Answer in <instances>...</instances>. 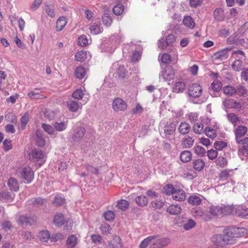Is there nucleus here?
I'll return each instance as SVG.
<instances>
[{"instance_id":"1","label":"nucleus","mask_w":248,"mask_h":248,"mask_svg":"<svg viewBox=\"0 0 248 248\" xmlns=\"http://www.w3.org/2000/svg\"><path fill=\"white\" fill-rule=\"evenodd\" d=\"M152 248H162L167 246L170 243V240L168 238L161 237L158 235L151 236Z\"/></svg>"},{"instance_id":"2","label":"nucleus","mask_w":248,"mask_h":248,"mask_svg":"<svg viewBox=\"0 0 248 248\" xmlns=\"http://www.w3.org/2000/svg\"><path fill=\"white\" fill-rule=\"evenodd\" d=\"M209 213L214 216L226 215L230 213L226 207L215 205H212L209 207Z\"/></svg>"},{"instance_id":"3","label":"nucleus","mask_w":248,"mask_h":248,"mask_svg":"<svg viewBox=\"0 0 248 248\" xmlns=\"http://www.w3.org/2000/svg\"><path fill=\"white\" fill-rule=\"evenodd\" d=\"M85 129L83 127H77L73 130L71 137V142L75 143L80 141L85 135Z\"/></svg>"},{"instance_id":"4","label":"nucleus","mask_w":248,"mask_h":248,"mask_svg":"<svg viewBox=\"0 0 248 248\" xmlns=\"http://www.w3.org/2000/svg\"><path fill=\"white\" fill-rule=\"evenodd\" d=\"M112 106L113 110L115 112L124 111L126 109L127 104L124 100L117 97L113 101Z\"/></svg>"},{"instance_id":"5","label":"nucleus","mask_w":248,"mask_h":248,"mask_svg":"<svg viewBox=\"0 0 248 248\" xmlns=\"http://www.w3.org/2000/svg\"><path fill=\"white\" fill-rule=\"evenodd\" d=\"M202 87L197 83L193 84L190 85L188 89V94L194 98L200 96L202 93Z\"/></svg>"},{"instance_id":"6","label":"nucleus","mask_w":248,"mask_h":248,"mask_svg":"<svg viewBox=\"0 0 248 248\" xmlns=\"http://www.w3.org/2000/svg\"><path fill=\"white\" fill-rule=\"evenodd\" d=\"M112 69L114 72V75L115 78L122 79L125 76V69L123 65L118 63H114L112 65Z\"/></svg>"},{"instance_id":"7","label":"nucleus","mask_w":248,"mask_h":248,"mask_svg":"<svg viewBox=\"0 0 248 248\" xmlns=\"http://www.w3.org/2000/svg\"><path fill=\"white\" fill-rule=\"evenodd\" d=\"M248 130L247 127L244 125H239L233 130L235 140L237 144L241 143V138L246 134Z\"/></svg>"},{"instance_id":"8","label":"nucleus","mask_w":248,"mask_h":248,"mask_svg":"<svg viewBox=\"0 0 248 248\" xmlns=\"http://www.w3.org/2000/svg\"><path fill=\"white\" fill-rule=\"evenodd\" d=\"M23 178L26 181L25 182L29 184L31 182L34 178V173L30 167L24 168L21 173Z\"/></svg>"},{"instance_id":"9","label":"nucleus","mask_w":248,"mask_h":248,"mask_svg":"<svg viewBox=\"0 0 248 248\" xmlns=\"http://www.w3.org/2000/svg\"><path fill=\"white\" fill-rule=\"evenodd\" d=\"M174 70L171 66H167L162 71L161 76L165 81H170L174 78Z\"/></svg>"},{"instance_id":"10","label":"nucleus","mask_w":248,"mask_h":248,"mask_svg":"<svg viewBox=\"0 0 248 248\" xmlns=\"http://www.w3.org/2000/svg\"><path fill=\"white\" fill-rule=\"evenodd\" d=\"M17 222L19 225H21L22 227L31 226L34 221L32 218L28 217L26 216L21 215L17 219Z\"/></svg>"},{"instance_id":"11","label":"nucleus","mask_w":248,"mask_h":248,"mask_svg":"<svg viewBox=\"0 0 248 248\" xmlns=\"http://www.w3.org/2000/svg\"><path fill=\"white\" fill-rule=\"evenodd\" d=\"M202 196L200 195L192 194L187 199V202L193 206H198L202 204Z\"/></svg>"},{"instance_id":"12","label":"nucleus","mask_w":248,"mask_h":248,"mask_svg":"<svg viewBox=\"0 0 248 248\" xmlns=\"http://www.w3.org/2000/svg\"><path fill=\"white\" fill-rule=\"evenodd\" d=\"M44 156L45 155L42 150L36 149L32 150L29 154L30 159L33 161L42 159Z\"/></svg>"},{"instance_id":"13","label":"nucleus","mask_w":248,"mask_h":248,"mask_svg":"<svg viewBox=\"0 0 248 248\" xmlns=\"http://www.w3.org/2000/svg\"><path fill=\"white\" fill-rule=\"evenodd\" d=\"M231 232H232V229H224L223 230V234H222V235L224 238V241L226 244L233 243L234 241V238H236L234 234H230Z\"/></svg>"},{"instance_id":"14","label":"nucleus","mask_w":248,"mask_h":248,"mask_svg":"<svg viewBox=\"0 0 248 248\" xmlns=\"http://www.w3.org/2000/svg\"><path fill=\"white\" fill-rule=\"evenodd\" d=\"M243 58L236 59L232 64V69L236 72H239L244 69V62Z\"/></svg>"},{"instance_id":"15","label":"nucleus","mask_w":248,"mask_h":248,"mask_svg":"<svg viewBox=\"0 0 248 248\" xmlns=\"http://www.w3.org/2000/svg\"><path fill=\"white\" fill-rule=\"evenodd\" d=\"M231 48H226L216 52L214 54V57L216 60L223 61L228 58V52L231 50Z\"/></svg>"},{"instance_id":"16","label":"nucleus","mask_w":248,"mask_h":248,"mask_svg":"<svg viewBox=\"0 0 248 248\" xmlns=\"http://www.w3.org/2000/svg\"><path fill=\"white\" fill-rule=\"evenodd\" d=\"M240 143L243 145V146L238 149L239 155H242L246 154L247 155L248 154V137L241 140Z\"/></svg>"},{"instance_id":"17","label":"nucleus","mask_w":248,"mask_h":248,"mask_svg":"<svg viewBox=\"0 0 248 248\" xmlns=\"http://www.w3.org/2000/svg\"><path fill=\"white\" fill-rule=\"evenodd\" d=\"M172 197L176 201H183L186 199V193L182 189H176L172 193Z\"/></svg>"},{"instance_id":"18","label":"nucleus","mask_w":248,"mask_h":248,"mask_svg":"<svg viewBox=\"0 0 248 248\" xmlns=\"http://www.w3.org/2000/svg\"><path fill=\"white\" fill-rule=\"evenodd\" d=\"M65 220L62 214L55 215L53 218V223L56 227H61L65 224Z\"/></svg>"},{"instance_id":"19","label":"nucleus","mask_w":248,"mask_h":248,"mask_svg":"<svg viewBox=\"0 0 248 248\" xmlns=\"http://www.w3.org/2000/svg\"><path fill=\"white\" fill-rule=\"evenodd\" d=\"M234 234L236 238L242 236L248 233V230L245 228H232L230 234Z\"/></svg>"},{"instance_id":"20","label":"nucleus","mask_w":248,"mask_h":248,"mask_svg":"<svg viewBox=\"0 0 248 248\" xmlns=\"http://www.w3.org/2000/svg\"><path fill=\"white\" fill-rule=\"evenodd\" d=\"M66 103L68 109L72 112H77L80 107V104L75 100H70Z\"/></svg>"},{"instance_id":"21","label":"nucleus","mask_w":248,"mask_h":248,"mask_svg":"<svg viewBox=\"0 0 248 248\" xmlns=\"http://www.w3.org/2000/svg\"><path fill=\"white\" fill-rule=\"evenodd\" d=\"M182 211V208L179 204H172L169 206L167 209V212L173 215H178Z\"/></svg>"},{"instance_id":"22","label":"nucleus","mask_w":248,"mask_h":248,"mask_svg":"<svg viewBox=\"0 0 248 248\" xmlns=\"http://www.w3.org/2000/svg\"><path fill=\"white\" fill-rule=\"evenodd\" d=\"M193 169L198 171H201L205 166L204 161L201 158L194 160L192 162Z\"/></svg>"},{"instance_id":"23","label":"nucleus","mask_w":248,"mask_h":248,"mask_svg":"<svg viewBox=\"0 0 248 248\" xmlns=\"http://www.w3.org/2000/svg\"><path fill=\"white\" fill-rule=\"evenodd\" d=\"M195 140L192 137L187 136L182 140V145L185 148H190L193 145Z\"/></svg>"},{"instance_id":"24","label":"nucleus","mask_w":248,"mask_h":248,"mask_svg":"<svg viewBox=\"0 0 248 248\" xmlns=\"http://www.w3.org/2000/svg\"><path fill=\"white\" fill-rule=\"evenodd\" d=\"M7 185L10 189L12 191H17L19 189V184L16 178H10L8 180Z\"/></svg>"},{"instance_id":"25","label":"nucleus","mask_w":248,"mask_h":248,"mask_svg":"<svg viewBox=\"0 0 248 248\" xmlns=\"http://www.w3.org/2000/svg\"><path fill=\"white\" fill-rule=\"evenodd\" d=\"M190 125L186 122H182L178 127L179 132L182 135H186L188 134L190 130Z\"/></svg>"},{"instance_id":"26","label":"nucleus","mask_w":248,"mask_h":248,"mask_svg":"<svg viewBox=\"0 0 248 248\" xmlns=\"http://www.w3.org/2000/svg\"><path fill=\"white\" fill-rule=\"evenodd\" d=\"M212 241L217 246L222 247L226 244L222 234H217L213 236L212 238Z\"/></svg>"},{"instance_id":"27","label":"nucleus","mask_w":248,"mask_h":248,"mask_svg":"<svg viewBox=\"0 0 248 248\" xmlns=\"http://www.w3.org/2000/svg\"><path fill=\"white\" fill-rule=\"evenodd\" d=\"M35 141L36 145L38 146L43 147L45 145L46 141L43 138L42 132L41 130L36 131Z\"/></svg>"},{"instance_id":"28","label":"nucleus","mask_w":248,"mask_h":248,"mask_svg":"<svg viewBox=\"0 0 248 248\" xmlns=\"http://www.w3.org/2000/svg\"><path fill=\"white\" fill-rule=\"evenodd\" d=\"M234 212L239 217H244L248 216V208L245 206H239L235 208Z\"/></svg>"},{"instance_id":"29","label":"nucleus","mask_w":248,"mask_h":248,"mask_svg":"<svg viewBox=\"0 0 248 248\" xmlns=\"http://www.w3.org/2000/svg\"><path fill=\"white\" fill-rule=\"evenodd\" d=\"M176 127V124L175 123H167L164 128L165 133L169 135L173 134L175 131Z\"/></svg>"},{"instance_id":"30","label":"nucleus","mask_w":248,"mask_h":248,"mask_svg":"<svg viewBox=\"0 0 248 248\" xmlns=\"http://www.w3.org/2000/svg\"><path fill=\"white\" fill-rule=\"evenodd\" d=\"M184 25L190 29H193L195 26V23L193 19L189 16H185L183 19Z\"/></svg>"},{"instance_id":"31","label":"nucleus","mask_w":248,"mask_h":248,"mask_svg":"<svg viewBox=\"0 0 248 248\" xmlns=\"http://www.w3.org/2000/svg\"><path fill=\"white\" fill-rule=\"evenodd\" d=\"M192 154L189 151H184L180 155V159L184 163H186L191 160Z\"/></svg>"},{"instance_id":"32","label":"nucleus","mask_w":248,"mask_h":248,"mask_svg":"<svg viewBox=\"0 0 248 248\" xmlns=\"http://www.w3.org/2000/svg\"><path fill=\"white\" fill-rule=\"evenodd\" d=\"M78 243V238L75 235H69L66 240V244L68 248H74Z\"/></svg>"},{"instance_id":"33","label":"nucleus","mask_w":248,"mask_h":248,"mask_svg":"<svg viewBox=\"0 0 248 248\" xmlns=\"http://www.w3.org/2000/svg\"><path fill=\"white\" fill-rule=\"evenodd\" d=\"M67 23L66 19L64 16H61L57 20L56 29L58 31H61Z\"/></svg>"},{"instance_id":"34","label":"nucleus","mask_w":248,"mask_h":248,"mask_svg":"<svg viewBox=\"0 0 248 248\" xmlns=\"http://www.w3.org/2000/svg\"><path fill=\"white\" fill-rule=\"evenodd\" d=\"M137 204L140 206H144L148 203V198L144 195H140L135 199Z\"/></svg>"},{"instance_id":"35","label":"nucleus","mask_w":248,"mask_h":248,"mask_svg":"<svg viewBox=\"0 0 248 248\" xmlns=\"http://www.w3.org/2000/svg\"><path fill=\"white\" fill-rule=\"evenodd\" d=\"M227 118L228 121L235 126L237 123L240 121V118L234 113H228Z\"/></svg>"},{"instance_id":"36","label":"nucleus","mask_w":248,"mask_h":248,"mask_svg":"<svg viewBox=\"0 0 248 248\" xmlns=\"http://www.w3.org/2000/svg\"><path fill=\"white\" fill-rule=\"evenodd\" d=\"M224 10L222 8L216 9L214 11V18L219 21H222L224 19Z\"/></svg>"},{"instance_id":"37","label":"nucleus","mask_w":248,"mask_h":248,"mask_svg":"<svg viewBox=\"0 0 248 248\" xmlns=\"http://www.w3.org/2000/svg\"><path fill=\"white\" fill-rule=\"evenodd\" d=\"M90 32L93 35L99 34L102 31V28H100V25L94 23L89 27Z\"/></svg>"},{"instance_id":"38","label":"nucleus","mask_w":248,"mask_h":248,"mask_svg":"<svg viewBox=\"0 0 248 248\" xmlns=\"http://www.w3.org/2000/svg\"><path fill=\"white\" fill-rule=\"evenodd\" d=\"M236 93L240 96L247 97L248 96V90L243 85H238L235 88Z\"/></svg>"},{"instance_id":"39","label":"nucleus","mask_w":248,"mask_h":248,"mask_svg":"<svg viewBox=\"0 0 248 248\" xmlns=\"http://www.w3.org/2000/svg\"><path fill=\"white\" fill-rule=\"evenodd\" d=\"M186 88L185 83L183 82L179 81L176 82L173 87V92L179 93L183 92Z\"/></svg>"},{"instance_id":"40","label":"nucleus","mask_w":248,"mask_h":248,"mask_svg":"<svg viewBox=\"0 0 248 248\" xmlns=\"http://www.w3.org/2000/svg\"><path fill=\"white\" fill-rule=\"evenodd\" d=\"M223 93L227 95L232 96L236 93L235 88L232 85L225 86L223 88Z\"/></svg>"},{"instance_id":"41","label":"nucleus","mask_w":248,"mask_h":248,"mask_svg":"<svg viewBox=\"0 0 248 248\" xmlns=\"http://www.w3.org/2000/svg\"><path fill=\"white\" fill-rule=\"evenodd\" d=\"M15 195L11 193L8 191H4L2 192H0V199L6 201L11 200L14 198Z\"/></svg>"},{"instance_id":"42","label":"nucleus","mask_w":248,"mask_h":248,"mask_svg":"<svg viewBox=\"0 0 248 248\" xmlns=\"http://www.w3.org/2000/svg\"><path fill=\"white\" fill-rule=\"evenodd\" d=\"M222 87V83L218 80L216 79L212 83L210 88L214 92H218Z\"/></svg>"},{"instance_id":"43","label":"nucleus","mask_w":248,"mask_h":248,"mask_svg":"<svg viewBox=\"0 0 248 248\" xmlns=\"http://www.w3.org/2000/svg\"><path fill=\"white\" fill-rule=\"evenodd\" d=\"M68 122H63L55 123L54 125V128L58 131H62L65 130L67 127Z\"/></svg>"},{"instance_id":"44","label":"nucleus","mask_w":248,"mask_h":248,"mask_svg":"<svg viewBox=\"0 0 248 248\" xmlns=\"http://www.w3.org/2000/svg\"><path fill=\"white\" fill-rule=\"evenodd\" d=\"M204 133L207 137L212 139L215 138L217 136L216 130L209 127L205 128Z\"/></svg>"},{"instance_id":"45","label":"nucleus","mask_w":248,"mask_h":248,"mask_svg":"<svg viewBox=\"0 0 248 248\" xmlns=\"http://www.w3.org/2000/svg\"><path fill=\"white\" fill-rule=\"evenodd\" d=\"M38 237L42 242H46L50 238V234L48 231H42L39 232Z\"/></svg>"},{"instance_id":"46","label":"nucleus","mask_w":248,"mask_h":248,"mask_svg":"<svg viewBox=\"0 0 248 248\" xmlns=\"http://www.w3.org/2000/svg\"><path fill=\"white\" fill-rule=\"evenodd\" d=\"M192 216L195 217H201L204 215V211L201 207L193 208L191 210Z\"/></svg>"},{"instance_id":"47","label":"nucleus","mask_w":248,"mask_h":248,"mask_svg":"<svg viewBox=\"0 0 248 248\" xmlns=\"http://www.w3.org/2000/svg\"><path fill=\"white\" fill-rule=\"evenodd\" d=\"M102 22L104 25L106 26L107 27H109L111 25L112 22V19L111 17L108 15V14L105 13L102 16Z\"/></svg>"},{"instance_id":"48","label":"nucleus","mask_w":248,"mask_h":248,"mask_svg":"<svg viewBox=\"0 0 248 248\" xmlns=\"http://www.w3.org/2000/svg\"><path fill=\"white\" fill-rule=\"evenodd\" d=\"M65 199L64 197H62L60 195L55 196L54 200L52 202V203L56 206H60L63 204L65 202Z\"/></svg>"},{"instance_id":"49","label":"nucleus","mask_w":248,"mask_h":248,"mask_svg":"<svg viewBox=\"0 0 248 248\" xmlns=\"http://www.w3.org/2000/svg\"><path fill=\"white\" fill-rule=\"evenodd\" d=\"M31 202L34 205L41 206L46 202V201L41 198H36L32 199L31 200L28 201L29 204H31Z\"/></svg>"},{"instance_id":"50","label":"nucleus","mask_w":248,"mask_h":248,"mask_svg":"<svg viewBox=\"0 0 248 248\" xmlns=\"http://www.w3.org/2000/svg\"><path fill=\"white\" fill-rule=\"evenodd\" d=\"M86 58V52L84 51H78L75 55V60L78 62H83Z\"/></svg>"},{"instance_id":"51","label":"nucleus","mask_w":248,"mask_h":248,"mask_svg":"<svg viewBox=\"0 0 248 248\" xmlns=\"http://www.w3.org/2000/svg\"><path fill=\"white\" fill-rule=\"evenodd\" d=\"M232 171V170L226 169L222 170L219 175V178L220 180L225 181L230 176V172Z\"/></svg>"},{"instance_id":"52","label":"nucleus","mask_w":248,"mask_h":248,"mask_svg":"<svg viewBox=\"0 0 248 248\" xmlns=\"http://www.w3.org/2000/svg\"><path fill=\"white\" fill-rule=\"evenodd\" d=\"M75 74L77 78L82 79L85 76V70L83 67H78L76 68Z\"/></svg>"},{"instance_id":"53","label":"nucleus","mask_w":248,"mask_h":248,"mask_svg":"<svg viewBox=\"0 0 248 248\" xmlns=\"http://www.w3.org/2000/svg\"><path fill=\"white\" fill-rule=\"evenodd\" d=\"M228 162L225 157L223 156H219L216 160V164L219 167L224 168L227 165Z\"/></svg>"},{"instance_id":"54","label":"nucleus","mask_w":248,"mask_h":248,"mask_svg":"<svg viewBox=\"0 0 248 248\" xmlns=\"http://www.w3.org/2000/svg\"><path fill=\"white\" fill-rule=\"evenodd\" d=\"M194 133L197 134H201L204 132L203 124L202 123H197L193 127Z\"/></svg>"},{"instance_id":"55","label":"nucleus","mask_w":248,"mask_h":248,"mask_svg":"<svg viewBox=\"0 0 248 248\" xmlns=\"http://www.w3.org/2000/svg\"><path fill=\"white\" fill-rule=\"evenodd\" d=\"M152 238L150 236L144 239L140 243V248H146L148 246H149V248H152L151 240Z\"/></svg>"},{"instance_id":"56","label":"nucleus","mask_w":248,"mask_h":248,"mask_svg":"<svg viewBox=\"0 0 248 248\" xmlns=\"http://www.w3.org/2000/svg\"><path fill=\"white\" fill-rule=\"evenodd\" d=\"M129 206L128 202L125 200H121L118 202L117 206L123 211L126 210Z\"/></svg>"},{"instance_id":"57","label":"nucleus","mask_w":248,"mask_h":248,"mask_svg":"<svg viewBox=\"0 0 248 248\" xmlns=\"http://www.w3.org/2000/svg\"><path fill=\"white\" fill-rule=\"evenodd\" d=\"M124 6L120 3L116 4L113 8V12L116 15H120L124 11Z\"/></svg>"},{"instance_id":"58","label":"nucleus","mask_w":248,"mask_h":248,"mask_svg":"<svg viewBox=\"0 0 248 248\" xmlns=\"http://www.w3.org/2000/svg\"><path fill=\"white\" fill-rule=\"evenodd\" d=\"M42 127L45 131L49 135H52L54 134V129L51 125L43 123L42 125Z\"/></svg>"},{"instance_id":"59","label":"nucleus","mask_w":248,"mask_h":248,"mask_svg":"<svg viewBox=\"0 0 248 248\" xmlns=\"http://www.w3.org/2000/svg\"><path fill=\"white\" fill-rule=\"evenodd\" d=\"M227 143L223 141H216L215 142L214 146L216 150H221L227 147Z\"/></svg>"},{"instance_id":"60","label":"nucleus","mask_w":248,"mask_h":248,"mask_svg":"<svg viewBox=\"0 0 248 248\" xmlns=\"http://www.w3.org/2000/svg\"><path fill=\"white\" fill-rule=\"evenodd\" d=\"M84 96L83 91L81 89H77L72 94V97L75 99L80 100Z\"/></svg>"},{"instance_id":"61","label":"nucleus","mask_w":248,"mask_h":248,"mask_svg":"<svg viewBox=\"0 0 248 248\" xmlns=\"http://www.w3.org/2000/svg\"><path fill=\"white\" fill-rule=\"evenodd\" d=\"M29 121V114L26 112L24 114V115L21 117L20 119L21 126L22 128L25 129L26 124H28Z\"/></svg>"},{"instance_id":"62","label":"nucleus","mask_w":248,"mask_h":248,"mask_svg":"<svg viewBox=\"0 0 248 248\" xmlns=\"http://www.w3.org/2000/svg\"><path fill=\"white\" fill-rule=\"evenodd\" d=\"M195 153L200 156H203L206 153L205 149L201 146H196L194 148Z\"/></svg>"},{"instance_id":"63","label":"nucleus","mask_w":248,"mask_h":248,"mask_svg":"<svg viewBox=\"0 0 248 248\" xmlns=\"http://www.w3.org/2000/svg\"><path fill=\"white\" fill-rule=\"evenodd\" d=\"M100 230L102 233L109 234L110 233L111 227L109 224L104 223L101 225Z\"/></svg>"},{"instance_id":"64","label":"nucleus","mask_w":248,"mask_h":248,"mask_svg":"<svg viewBox=\"0 0 248 248\" xmlns=\"http://www.w3.org/2000/svg\"><path fill=\"white\" fill-rule=\"evenodd\" d=\"M104 217L108 221L113 220L115 217V213L112 211L108 210L105 213Z\"/></svg>"}]
</instances>
